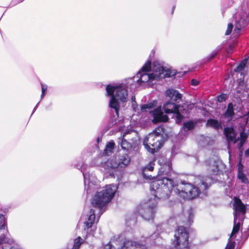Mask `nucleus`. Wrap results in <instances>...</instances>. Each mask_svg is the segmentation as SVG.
Segmentation results:
<instances>
[{
    "label": "nucleus",
    "instance_id": "nucleus-1",
    "mask_svg": "<svg viewBox=\"0 0 249 249\" xmlns=\"http://www.w3.org/2000/svg\"><path fill=\"white\" fill-rule=\"evenodd\" d=\"M159 174L162 176L161 179L154 180L151 182L150 190L155 198H166L171 193L176 185L171 176V165L170 162L164 164L160 169Z\"/></svg>",
    "mask_w": 249,
    "mask_h": 249
},
{
    "label": "nucleus",
    "instance_id": "nucleus-2",
    "mask_svg": "<svg viewBox=\"0 0 249 249\" xmlns=\"http://www.w3.org/2000/svg\"><path fill=\"white\" fill-rule=\"evenodd\" d=\"M151 62L147 61L144 65L142 67L137 74L135 78L139 85H141L142 83H145L149 81H153L155 80H158L165 77L168 73L165 68L158 61L154 62L153 63V73H147L150 69Z\"/></svg>",
    "mask_w": 249,
    "mask_h": 249
},
{
    "label": "nucleus",
    "instance_id": "nucleus-3",
    "mask_svg": "<svg viewBox=\"0 0 249 249\" xmlns=\"http://www.w3.org/2000/svg\"><path fill=\"white\" fill-rule=\"evenodd\" d=\"M208 179L206 178L204 180L201 177L196 178L195 181V183L197 186L196 187L191 183H186L184 180L181 181L179 188L175 190L174 192L183 199L195 198L198 196L200 191H204L208 188Z\"/></svg>",
    "mask_w": 249,
    "mask_h": 249
},
{
    "label": "nucleus",
    "instance_id": "nucleus-4",
    "mask_svg": "<svg viewBox=\"0 0 249 249\" xmlns=\"http://www.w3.org/2000/svg\"><path fill=\"white\" fill-rule=\"evenodd\" d=\"M118 189L116 185H107L101 191H98L92 199V206L99 211V217L102 214L103 208L113 198Z\"/></svg>",
    "mask_w": 249,
    "mask_h": 249
},
{
    "label": "nucleus",
    "instance_id": "nucleus-5",
    "mask_svg": "<svg viewBox=\"0 0 249 249\" xmlns=\"http://www.w3.org/2000/svg\"><path fill=\"white\" fill-rule=\"evenodd\" d=\"M106 89L107 95L110 97L109 106L114 109L117 115H118L120 105L117 100L119 99L123 103L126 101L128 94L125 86L122 85L113 86L109 84L107 86Z\"/></svg>",
    "mask_w": 249,
    "mask_h": 249
},
{
    "label": "nucleus",
    "instance_id": "nucleus-6",
    "mask_svg": "<svg viewBox=\"0 0 249 249\" xmlns=\"http://www.w3.org/2000/svg\"><path fill=\"white\" fill-rule=\"evenodd\" d=\"M163 128L158 127L144 139L143 145L149 152L154 154L161 147L163 143Z\"/></svg>",
    "mask_w": 249,
    "mask_h": 249
},
{
    "label": "nucleus",
    "instance_id": "nucleus-7",
    "mask_svg": "<svg viewBox=\"0 0 249 249\" xmlns=\"http://www.w3.org/2000/svg\"><path fill=\"white\" fill-rule=\"evenodd\" d=\"M104 249H147L142 244L123 239L120 235L114 236L110 241L103 245Z\"/></svg>",
    "mask_w": 249,
    "mask_h": 249
},
{
    "label": "nucleus",
    "instance_id": "nucleus-8",
    "mask_svg": "<svg viewBox=\"0 0 249 249\" xmlns=\"http://www.w3.org/2000/svg\"><path fill=\"white\" fill-rule=\"evenodd\" d=\"M234 225L231 236L238 232L240 226L242 224L244 215L246 213V206L237 198L234 200Z\"/></svg>",
    "mask_w": 249,
    "mask_h": 249
},
{
    "label": "nucleus",
    "instance_id": "nucleus-9",
    "mask_svg": "<svg viewBox=\"0 0 249 249\" xmlns=\"http://www.w3.org/2000/svg\"><path fill=\"white\" fill-rule=\"evenodd\" d=\"M174 237L175 247L170 249H191L188 246V233L184 227H179L175 232Z\"/></svg>",
    "mask_w": 249,
    "mask_h": 249
},
{
    "label": "nucleus",
    "instance_id": "nucleus-10",
    "mask_svg": "<svg viewBox=\"0 0 249 249\" xmlns=\"http://www.w3.org/2000/svg\"><path fill=\"white\" fill-rule=\"evenodd\" d=\"M152 200H149L140 204L137 207V213L141 215L146 220L153 219L155 213V208L157 206V203Z\"/></svg>",
    "mask_w": 249,
    "mask_h": 249
},
{
    "label": "nucleus",
    "instance_id": "nucleus-11",
    "mask_svg": "<svg viewBox=\"0 0 249 249\" xmlns=\"http://www.w3.org/2000/svg\"><path fill=\"white\" fill-rule=\"evenodd\" d=\"M224 134L226 137L228 142L229 143L230 142H233L234 143H236L238 141H239V143L237 144V146L241 150L240 153H242V147L246 142V139L247 138V135L244 132L242 131L241 132L240 135V137L236 138V134L232 127H226L224 130Z\"/></svg>",
    "mask_w": 249,
    "mask_h": 249
},
{
    "label": "nucleus",
    "instance_id": "nucleus-12",
    "mask_svg": "<svg viewBox=\"0 0 249 249\" xmlns=\"http://www.w3.org/2000/svg\"><path fill=\"white\" fill-rule=\"evenodd\" d=\"M130 161L129 156L127 154H124L119 157L117 161L116 159L109 160L105 164L108 168L115 169L118 167L124 168L129 164Z\"/></svg>",
    "mask_w": 249,
    "mask_h": 249
},
{
    "label": "nucleus",
    "instance_id": "nucleus-13",
    "mask_svg": "<svg viewBox=\"0 0 249 249\" xmlns=\"http://www.w3.org/2000/svg\"><path fill=\"white\" fill-rule=\"evenodd\" d=\"M136 134V132L132 130L125 132L123 136V138L119 140L121 141V145L122 149L128 151L135 144L136 140L133 138L130 139L128 137V134Z\"/></svg>",
    "mask_w": 249,
    "mask_h": 249
},
{
    "label": "nucleus",
    "instance_id": "nucleus-14",
    "mask_svg": "<svg viewBox=\"0 0 249 249\" xmlns=\"http://www.w3.org/2000/svg\"><path fill=\"white\" fill-rule=\"evenodd\" d=\"M248 14L249 10L242 12L239 15V17H236L235 28L233 30L234 33H238L242 28L246 26L249 20Z\"/></svg>",
    "mask_w": 249,
    "mask_h": 249
},
{
    "label": "nucleus",
    "instance_id": "nucleus-15",
    "mask_svg": "<svg viewBox=\"0 0 249 249\" xmlns=\"http://www.w3.org/2000/svg\"><path fill=\"white\" fill-rule=\"evenodd\" d=\"M83 175L84 178L85 189L87 193H90L97 188V185L96 184L95 177L93 175H90L89 173H83Z\"/></svg>",
    "mask_w": 249,
    "mask_h": 249
},
{
    "label": "nucleus",
    "instance_id": "nucleus-16",
    "mask_svg": "<svg viewBox=\"0 0 249 249\" xmlns=\"http://www.w3.org/2000/svg\"><path fill=\"white\" fill-rule=\"evenodd\" d=\"M95 211L94 209H91L89 214H87L85 218V221L84 223V230H87V232L88 233L89 228H91L95 220Z\"/></svg>",
    "mask_w": 249,
    "mask_h": 249
},
{
    "label": "nucleus",
    "instance_id": "nucleus-17",
    "mask_svg": "<svg viewBox=\"0 0 249 249\" xmlns=\"http://www.w3.org/2000/svg\"><path fill=\"white\" fill-rule=\"evenodd\" d=\"M153 118V122L158 123L159 122H166L168 121V117L166 115L163 114L161 111L160 107H158L151 112Z\"/></svg>",
    "mask_w": 249,
    "mask_h": 249
},
{
    "label": "nucleus",
    "instance_id": "nucleus-18",
    "mask_svg": "<svg viewBox=\"0 0 249 249\" xmlns=\"http://www.w3.org/2000/svg\"><path fill=\"white\" fill-rule=\"evenodd\" d=\"M3 236V238H0V249H22L18 245L13 244L11 240L6 239L5 234Z\"/></svg>",
    "mask_w": 249,
    "mask_h": 249
},
{
    "label": "nucleus",
    "instance_id": "nucleus-19",
    "mask_svg": "<svg viewBox=\"0 0 249 249\" xmlns=\"http://www.w3.org/2000/svg\"><path fill=\"white\" fill-rule=\"evenodd\" d=\"M235 90L238 94L237 96L240 99L249 96L248 89L246 88V85L243 81L239 82L238 86Z\"/></svg>",
    "mask_w": 249,
    "mask_h": 249
},
{
    "label": "nucleus",
    "instance_id": "nucleus-20",
    "mask_svg": "<svg viewBox=\"0 0 249 249\" xmlns=\"http://www.w3.org/2000/svg\"><path fill=\"white\" fill-rule=\"evenodd\" d=\"M165 94L176 103H179L181 100L182 95L177 90L168 89L166 91Z\"/></svg>",
    "mask_w": 249,
    "mask_h": 249
},
{
    "label": "nucleus",
    "instance_id": "nucleus-21",
    "mask_svg": "<svg viewBox=\"0 0 249 249\" xmlns=\"http://www.w3.org/2000/svg\"><path fill=\"white\" fill-rule=\"evenodd\" d=\"M163 108L164 110V112L166 113H175L178 110L177 106L175 105V104L171 103L169 101L167 102L163 105Z\"/></svg>",
    "mask_w": 249,
    "mask_h": 249
},
{
    "label": "nucleus",
    "instance_id": "nucleus-22",
    "mask_svg": "<svg viewBox=\"0 0 249 249\" xmlns=\"http://www.w3.org/2000/svg\"><path fill=\"white\" fill-rule=\"evenodd\" d=\"M2 229L4 230V231H3V233H2V234L0 236V238L2 237L3 238V235L5 234V238L10 240L8 238L6 237L8 231L7 230L5 218L3 215L0 214V230Z\"/></svg>",
    "mask_w": 249,
    "mask_h": 249
},
{
    "label": "nucleus",
    "instance_id": "nucleus-23",
    "mask_svg": "<svg viewBox=\"0 0 249 249\" xmlns=\"http://www.w3.org/2000/svg\"><path fill=\"white\" fill-rule=\"evenodd\" d=\"M154 164H155L154 162H150L148 164L143 168L142 175L145 178L149 179H151L152 178V177L151 175L149 176L146 175V172L147 171H152L154 169Z\"/></svg>",
    "mask_w": 249,
    "mask_h": 249
},
{
    "label": "nucleus",
    "instance_id": "nucleus-24",
    "mask_svg": "<svg viewBox=\"0 0 249 249\" xmlns=\"http://www.w3.org/2000/svg\"><path fill=\"white\" fill-rule=\"evenodd\" d=\"M115 146V143L113 141H111L107 143L106 148L103 153L104 156H108L113 152Z\"/></svg>",
    "mask_w": 249,
    "mask_h": 249
},
{
    "label": "nucleus",
    "instance_id": "nucleus-25",
    "mask_svg": "<svg viewBox=\"0 0 249 249\" xmlns=\"http://www.w3.org/2000/svg\"><path fill=\"white\" fill-rule=\"evenodd\" d=\"M234 115L233 106L232 103H229L228 105L227 108L224 114V116L226 118L231 120Z\"/></svg>",
    "mask_w": 249,
    "mask_h": 249
},
{
    "label": "nucleus",
    "instance_id": "nucleus-26",
    "mask_svg": "<svg viewBox=\"0 0 249 249\" xmlns=\"http://www.w3.org/2000/svg\"><path fill=\"white\" fill-rule=\"evenodd\" d=\"M156 105L157 101L154 100L147 104H144L141 107V109L143 112L147 111L148 110H150L154 108L155 107H156Z\"/></svg>",
    "mask_w": 249,
    "mask_h": 249
},
{
    "label": "nucleus",
    "instance_id": "nucleus-27",
    "mask_svg": "<svg viewBox=\"0 0 249 249\" xmlns=\"http://www.w3.org/2000/svg\"><path fill=\"white\" fill-rule=\"evenodd\" d=\"M207 125L218 129L221 127V124L217 120L214 119H209L207 123Z\"/></svg>",
    "mask_w": 249,
    "mask_h": 249
},
{
    "label": "nucleus",
    "instance_id": "nucleus-28",
    "mask_svg": "<svg viewBox=\"0 0 249 249\" xmlns=\"http://www.w3.org/2000/svg\"><path fill=\"white\" fill-rule=\"evenodd\" d=\"M249 59V57H248L242 60L241 63L237 66V67L234 69V71L236 72H239L242 71L248 62Z\"/></svg>",
    "mask_w": 249,
    "mask_h": 249
},
{
    "label": "nucleus",
    "instance_id": "nucleus-29",
    "mask_svg": "<svg viewBox=\"0 0 249 249\" xmlns=\"http://www.w3.org/2000/svg\"><path fill=\"white\" fill-rule=\"evenodd\" d=\"M236 233H235L233 236H231V235H230V237L229 239L228 243L225 249H234L235 248V243L234 241H232L231 238H234L235 237V235Z\"/></svg>",
    "mask_w": 249,
    "mask_h": 249
},
{
    "label": "nucleus",
    "instance_id": "nucleus-30",
    "mask_svg": "<svg viewBox=\"0 0 249 249\" xmlns=\"http://www.w3.org/2000/svg\"><path fill=\"white\" fill-rule=\"evenodd\" d=\"M195 126V124L191 121H188L184 124L183 129L185 131H188L192 129Z\"/></svg>",
    "mask_w": 249,
    "mask_h": 249
},
{
    "label": "nucleus",
    "instance_id": "nucleus-31",
    "mask_svg": "<svg viewBox=\"0 0 249 249\" xmlns=\"http://www.w3.org/2000/svg\"><path fill=\"white\" fill-rule=\"evenodd\" d=\"M83 239L80 237H78L75 239L74 242V245L72 249H78L81 243H82Z\"/></svg>",
    "mask_w": 249,
    "mask_h": 249
},
{
    "label": "nucleus",
    "instance_id": "nucleus-32",
    "mask_svg": "<svg viewBox=\"0 0 249 249\" xmlns=\"http://www.w3.org/2000/svg\"><path fill=\"white\" fill-rule=\"evenodd\" d=\"M209 170L212 174L217 175L219 172V168L216 163L214 162L212 166H210Z\"/></svg>",
    "mask_w": 249,
    "mask_h": 249
},
{
    "label": "nucleus",
    "instance_id": "nucleus-33",
    "mask_svg": "<svg viewBox=\"0 0 249 249\" xmlns=\"http://www.w3.org/2000/svg\"><path fill=\"white\" fill-rule=\"evenodd\" d=\"M188 219L185 222L186 224H190L193 222V218L194 217L193 212L192 210H190L188 212Z\"/></svg>",
    "mask_w": 249,
    "mask_h": 249
},
{
    "label": "nucleus",
    "instance_id": "nucleus-34",
    "mask_svg": "<svg viewBox=\"0 0 249 249\" xmlns=\"http://www.w3.org/2000/svg\"><path fill=\"white\" fill-rule=\"evenodd\" d=\"M238 178L241 179L242 182L244 183H248V180L243 172L238 173Z\"/></svg>",
    "mask_w": 249,
    "mask_h": 249
},
{
    "label": "nucleus",
    "instance_id": "nucleus-35",
    "mask_svg": "<svg viewBox=\"0 0 249 249\" xmlns=\"http://www.w3.org/2000/svg\"><path fill=\"white\" fill-rule=\"evenodd\" d=\"M221 48L220 47H218L216 49L213 51L212 53L208 56V59L211 60L220 51Z\"/></svg>",
    "mask_w": 249,
    "mask_h": 249
},
{
    "label": "nucleus",
    "instance_id": "nucleus-36",
    "mask_svg": "<svg viewBox=\"0 0 249 249\" xmlns=\"http://www.w3.org/2000/svg\"><path fill=\"white\" fill-rule=\"evenodd\" d=\"M227 99V95L225 94H222L217 97V101L220 103L223 102Z\"/></svg>",
    "mask_w": 249,
    "mask_h": 249
},
{
    "label": "nucleus",
    "instance_id": "nucleus-37",
    "mask_svg": "<svg viewBox=\"0 0 249 249\" xmlns=\"http://www.w3.org/2000/svg\"><path fill=\"white\" fill-rule=\"evenodd\" d=\"M175 113L177 119L176 122L177 123L179 124L180 123L183 117L182 115L180 114L179 112L178 111V110L176 111V112H175Z\"/></svg>",
    "mask_w": 249,
    "mask_h": 249
},
{
    "label": "nucleus",
    "instance_id": "nucleus-38",
    "mask_svg": "<svg viewBox=\"0 0 249 249\" xmlns=\"http://www.w3.org/2000/svg\"><path fill=\"white\" fill-rule=\"evenodd\" d=\"M232 28H233L232 24L231 23L228 24L227 29L226 32L225 33V35H230L231 33V32Z\"/></svg>",
    "mask_w": 249,
    "mask_h": 249
},
{
    "label": "nucleus",
    "instance_id": "nucleus-39",
    "mask_svg": "<svg viewBox=\"0 0 249 249\" xmlns=\"http://www.w3.org/2000/svg\"><path fill=\"white\" fill-rule=\"evenodd\" d=\"M238 173L243 172V165L241 163V161L239 162V163L238 164Z\"/></svg>",
    "mask_w": 249,
    "mask_h": 249
},
{
    "label": "nucleus",
    "instance_id": "nucleus-40",
    "mask_svg": "<svg viewBox=\"0 0 249 249\" xmlns=\"http://www.w3.org/2000/svg\"><path fill=\"white\" fill-rule=\"evenodd\" d=\"M132 107L133 109L135 111L136 110H138V105L136 104V102H134L132 103Z\"/></svg>",
    "mask_w": 249,
    "mask_h": 249
},
{
    "label": "nucleus",
    "instance_id": "nucleus-41",
    "mask_svg": "<svg viewBox=\"0 0 249 249\" xmlns=\"http://www.w3.org/2000/svg\"><path fill=\"white\" fill-rule=\"evenodd\" d=\"M42 92H46L47 89V86L41 83Z\"/></svg>",
    "mask_w": 249,
    "mask_h": 249
},
{
    "label": "nucleus",
    "instance_id": "nucleus-42",
    "mask_svg": "<svg viewBox=\"0 0 249 249\" xmlns=\"http://www.w3.org/2000/svg\"><path fill=\"white\" fill-rule=\"evenodd\" d=\"M199 84V81L196 79H192L191 80V84L193 85V86H197L198 85V84Z\"/></svg>",
    "mask_w": 249,
    "mask_h": 249
},
{
    "label": "nucleus",
    "instance_id": "nucleus-43",
    "mask_svg": "<svg viewBox=\"0 0 249 249\" xmlns=\"http://www.w3.org/2000/svg\"><path fill=\"white\" fill-rule=\"evenodd\" d=\"M233 47L231 46H229L227 48V52L228 53H231L232 52Z\"/></svg>",
    "mask_w": 249,
    "mask_h": 249
},
{
    "label": "nucleus",
    "instance_id": "nucleus-44",
    "mask_svg": "<svg viewBox=\"0 0 249 249\" xmlns=\"http://www.w3.org/2000/svg\"><path fill=\"white\" fill-rule=\"evenodd\" d=\"M23 1V0H12V3L14 4H17V3L21 2Z\"/></svg>",
    "mask_w": 249,
    "mask_h": 249
},
{
    "label": "nucleus",
    "instance_id": "nucleus-45",
    "mask_svg": "<svg viewBox=\"0 0 249 249\" xmlns=\"http://www.w3.org/2000/svg\"><path fill=\"white\" fill-rule=\"evenodd\" d=\"M136 134L135 135H134V134H128V137L130 139H131V138H133V139L135 140L134 136H136Z\"/></svg>",
    "mask_w": 249,
    "mask_h": 249
},
{
    "label": "nucleus",
    "instance_id": "nucleus-46",
    "mask_svg": "<svg viewBox=\"0 0 249 249\" xmlns=\"http://www.w3.org/2000/svg\"><path fill=\"white\" fill-rule=\"evenodd\" d=\"M245 155L246 157H249V148L245 151Z\"/></svg>",
    "mask_w": 249,
    "mask_h": 249
},
{
    "label": "nucleus",
    "instance_id": "nucleus-47",
    "mask_svg": "<svg viewBox=\"0 0 249 249\" xmlns=\"http://www.w3.org/2000/svg\"><path fill=\"white\" fill-rule=\"evenodd\" d=\"M46 92H42L41 95V98H43V97L45 96Z\"/></svg>",
    "mask_w": 249,
    "mask_h": 249
},
{
    "label": "nucleus",
    "instance_id": "nucleus-48",
    "mask_svg": "<svg viewBox=\"0 0 249 249\" xmlns=\"http://www.w3.org/2000/svg\"><path fill=\"white\" fill-rule=\"evenodd\" d=\"M46 92H42L41 95V98H43V97L45 96Z\"/></svg>",
    "mask_w": 249,
    "mask_h": 249
},
{
    "label": "nucleus",
    "instance_id": "nucleus-49",
    "mask_svg": "<svg viewBox=\"0 0 249 249\" xmlns=\"http://www.w3.org/2000/svg\"><path fill=\"white\" fill-rule=\"evenodd\" d=\"M131 99L132 103L135 102V97L134 96L132 97Z\"/></svg>",
    "mask_w": 249,
    "mask_h": 249
},
{
    "label": "nucleus",
    "instance_id": "nucleus-50",
    "mask_svg": "<svg viewBox=\"0 0 249 249\" xmlns=\"http://www.w3.org/2000/svg\"><path fill=\"white\" fill-rule=\"evenodd\" d=\"M38 104H39V103H37V104L36 105V106L35 107V108H34V111H35V110L36 109L37 107V105H38Z\"/></svg>",
    "mask_w": 249,
    "mask_h": 249
},
{
    "label": "nucleus",
    "instance_id": "nucleus-51",
    "mask_svg": "<svg viewBox=\"0 0 249 249\" xmlns=\"http://www.w3.org/2000/svg\"><path fill=\"white\" fill-rule=\"evenodd\" d=\"M200 144H201L202 145H205V144H204V143L203 144V143H200Z\"/></svg>",
    "mask_w": 249,
    "mask_h": 249
},
{
    "label": "nucleus",
    "instance_id": "nucleus-52",
    "mask_svg": "<svg viewBox=\"0 0 249 249\" xmlns=\"http://www.w3.org/2000/svg\"><path fill=\"white\" fill-rule=\"evenodd\" d=\"M89 234H91V235H93V232L91 233L90 232V233Z\"/></svg>",
    "mask_w": 249,
    "mask_h": 249
}]
</instances>
